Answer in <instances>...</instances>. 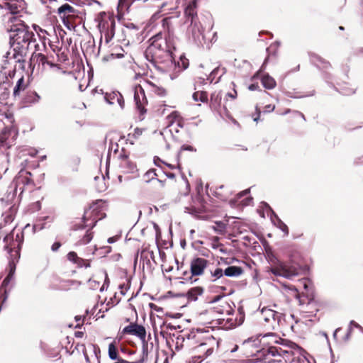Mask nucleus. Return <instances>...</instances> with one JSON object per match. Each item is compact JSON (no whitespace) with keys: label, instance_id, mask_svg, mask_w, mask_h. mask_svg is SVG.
Returning a JSON list of instances; mask_svg holds the SVG:
<instances>
[{"label":"nucleus","instance_id":"f8f14e48","mask_svg":"<svg viewBox=\"0 0 363 363\" xmlns=\"http://www.w3.org/2000/svg\"><path fill=\"white\" fill-rule=\"evenodd\" d=\"M210 265L211 262L206 258L199 256L192 257L189 262L190 277L188 280L191 283L196 282L199 277L205 274Z\"/></svg>","mask_w":363,"mask_h":363},{"label":"nucleus","instance_id":"ddd939ff","mask_svg":"<svg viewBox=\"0 0 363 363\" xmlns=\"http://www.w3.org/2000/svg\"><path fill=\"white\" fill-rule=\"evenodd\" d=\"M18 135V129L13 126L5 127L0 133V151L14 146Z\"/></svg>","mask_w":363,"mask_h":363},{"label":"nucleus","instance_id":"39448f33","mask_svg":"<svg viewBox=\"0 0 363 363\" xmlns=\"http://www.w3.org/2000/svg\"><path fill=\"white\" fill-rule=\"evenodd\" d=\"M296 298L298 301V311L303 318H312L316 315L322 308V304L315 299L313 294H305L304 293H298L296 289Z\"/></svg>","mask_w":363,"mask_h":363},{"label":"nucleus","instance_id":"09e8293b","mask_svg":"<svg viewBox=\"0 0 363 363\" xmlns=\"http://www.w3.org/2000/svg\"><path fill=\"white\" fill-rule=\"evenodd\" d=\"M211 228L215 232L223 235L225 232L226 225L224 223L219 221L216 222L215 225Z\"/></svg>","mask_w":363,"mask_h":363},{"label":"nucleus","instance_id":"8fccbe9b","mask_svg":"<svg viewBox=\"0 0 363 363\" xmlns=\"http://www.w3.org/2000/svg\"><path fill=\"white\" fill-rule=\"evenodd\" d=\"M88 286L91 289L97 290L99 289L100 291H102L104 289V284H102L101 286V281L94 280V279L91 278L88 281Z\"/></svg>","mask_w":363,"mask_h":363},{"label":"nucleus","instance_id":"864d4df0","mask_svg":"<svg viewBox=\"0 0 363 363\" xmlns=\"http://www.w3.org/2000/svg\"><path fill=\"white\" fill-rule=\"evenodd\" d=\"M67 50L66 49H62V50L57 53V55H56L57 56V60H56V62L57 63L58 62H65L66 61L68 60V55H67Z\"/></svg>","mask_w":363,"mask_h":363},{"label":"nucleus","instance_id":"1a4fd4ad","mask_svg":"<svg viewBox=\"0 0 363 363\" xmlns=\"http://www.w3.org/2000/svg\"><path fill=\"white\" fill-rule=\"evenodd\" d=\"M219 341L212 337L204 341L192 351V356L189 363H201L206 358L211 356L218 349Z\"/></svg>","mask_w":363,"mask_h":363},{"label":"nucleus","instance_id":"338daca9","mask_svg":"<svg viewBox=\"0 0 363 363\" xmlns=\"http://www.w3.org/2000/svg\"><path fill=\"white\" fill-rule=\"evenodd\" d=\"M264 108V112L270 113L274 110L275 106L272 105V104H268V105H266Z\"/></svg>","mask_w":363,"mask_h":363},{"label":"nucleus","instance_id":"ea45409f","mask_svg":"<svg viewBox=\"0 0 363 363\" xmlns=\"http://www.w3.org/2000/svg\"><path fill=\"white\" fill-rule=\"evenodd\" d=\"M211 308H213L215 310L216 314H229L231 311L230 306L225 301L221 302V304L211 307Z\"/></svg>","mask_w":363,"mask_h":363},{"label":"nucleus","instance_id":"aec40b11","mask_svg":"<svg viewBox=\"0 0 363 363\" xmlns=\"http://www.w3.org/2000/svg\"><path fill=\"white\" fill-rule=\"evenodd\" d=\"M119 167L123 174H135L138 168L135 162L130 159L124 148L118 155Z\"/></svg>","mask_w":363,"mask_h":363},{"label":"nucleus","instance_id":"a18cd8bd","mask_svg":"<svg viewBox=\"0 0 363 363\" xmlns=\"http://www.w3.org/2000/svg\"><path fill=\"white\" fill-rule=\"evenodd\" d=\"M75 281L70 279H62L60 281L58 288L61 290H69L74 284Z\"/></svg>","mask_w":363,"mask_h":363},{"label":"nucleus","instance_id":"423d86ee","mask_svg":"<svg viewBox=\"0 0 363 363\" xmlns=\"http://www.w3.org/2000/svg\"><path fill=\"white\" fill-rule=\"evenodd\" d=\"M55 0H50V6H48L50 9L49 13L57 12L59 17L62 19L63 23L67 27L73 26L81 18V11L75 6L68 3H65L55 9L52 4H55Z\"/></svg>","mask_w":363,"mask_h":363},{"label":"nucleus","instance_id":"603ef678","mask_svg":"<svg viewBox=\"0 0 363 363\" xmlns=\"http://www.w3.org/2000/svg\"><path fill=\"white\" fill-rule=\"evenodd\" d=\"M185 150H188V151H190V152H196V149L194 147H193V146H191L190 145H186V144L183 145L181 147L180 151H179V152L177 155V162H179L180 159L182 157L183 152L185 151Z\"/></svg>","mask_w":363,"mask_h":363},{"label":"nucleus","instance_id":"9d476101","mask_svg":"<svg viewBox=\"0 0 363 363\" xmlns=\"http://www.w3.org/2000/svg\"><path fill=\"white\" fill-rule=\"evenodd\" d=\"M13 184L14 192L19 190V196H21L24 191H32L35 187L34 174L27 169H21L15 177Z\"/></svg>","mask_w":363,"mask_h":363},{"label":"nucleus","instance_id":"c9c22d12","mask_svg":"<svg viewBox=\"0 0 363 363\" xmlns=\"http://www.w3.org/2000/svg\"><path fill=\"white\" fill-rule=\"evenodd\" d=\"M172 17H166L162 18V28L164 31V33L163 34V37H167L169 35L174 36L173 33V29L172 28Z\"/></svg>","mask_w":363,"mask_h":363},{"label":"nucleus","instance_id":"a19ab883","mask_svg":"<svg viewBox=\"0 0 363 363\" xmlns=\"http://www.w3.org/2000/svg\"><path fill=\"white\" fill-rule=\"evenodd\" d=\"M16 213V208L14 206H11L8 211H6L4 214V221L5 224H9L12 223L14 220L15 216Z\"/></svg>","mask_w":363,"mask_h":363},{"label":"nucleus","instance_id":"7c9ffc66","mask_svg":"<svg viewBox=\"0 0 363 363\" xmlns=\"http://www.w3.org/2000/svg\"><path fill=\"white\" fill-rule=\"evenodd\" d=\"M9 82H4L0 84V106H6L9 104L10 90Z\"/></svg>","mask_w":363,"mask_h":363},{"label":"nucleus","instance_id":"c03bdc74","mask_svg":"<svg viewBox=\"0 0 363 363\" xmlns=\"http://www.w3.org/2000/svg\"><path fill=\"white\" fill-rule=\"evenodd\" d=\"M154 163L155 165H157L158 167H161V164H164L167 165V167H169L171 169H175L177 167L180 166L179 162H176L175 164L167 163V162H164L162 160H161L157 156H155L154 157Z\"/></svg>","mask_w":363,"mask_h":363},{"label":"nucleus","instance_id":"c85d7f7f","mask_svg":"<svg viewBox=\"0 0 363 363\" xmlns=\"http://www.w3.org/2000/svg\"><path fill=\"white\" fill-rule=\"evenodd\" d=\"M167 121L168 126L176 124L177 126L182 128L184 124V118L182 117L180 113L177 111H172L167 116Z\"/></svg>","mask_w":363,"mask_h":363},{"label":"nucleus","instance_id":"bf43d9fd","mask_svg":"<svg viewBox=\"0 0 363 363\" xmlns=\"http://www.w3.org/2000/svg\"><path fill=\"white\" fill-rule=\"evenodd\" d=\"M150 255L151 257L153 256V252L152 251H150L147 247L145 248H143L141 252H140V259H147V257L148 255Z\"/></svg>","mask_w":363,"mask_h":363},{"label":"nucleus","instance_id":"e2e57ef3","mask_svg":"<svg viewBox=\"0 0 363 363\" xmlns=\"http://www.w3.org/2000/svg\"><path fill=\"white\" fill-rule=\"evenodd\" d=\"M50 46L52 49V51L56 54V55H57L58 52H60L62 48L61 47H58L57 45H52V44H50Z\"/></svg>","mask_w":363,"mask_h":363},{"label":"nucleus","instance_id":"e433bc0d","mask_svg":"<svg viewBox=\"0 0 363 363\" xmlns=\"http://www.w3.org/2000/svg\"><path fill=\"white\" fill-rule=\"evenodd\" d=\"M108 357L113 361L122 359V357H121L119 355V352L116 341H113L108 345Z\"/></svg>","mask_w":363,"mask_h":363},{"label":"nucleus","instance_id":"3c124183","mask_svg":"<svg viewBox=\"0 0 363 363\" xmlns=\"http://www.w3.org/2000/svg\"><path fill=\"white\" fill-rule=\"evenodd\" d=\"M225 187L224 186H220L217 188L216 190V195L218 198H219L222 201H227L229 198L228 193L224 194Z\"/></svg>","mask_w":363,"mask_h":363},{"label":"nucleus","instance_id":"f257e3e1","mask_svg":"<svg viewBox=\"0 0 363 363\" xmlns=\"http://www.w3.org/2000/svg\"><path fill=\"white\" fill-rule=\"evenodd\" d=\"M149 45L145 50L146 60L155 67L162 69L172 65L174 61L173 51L175 50V37H163L159 32L148 40Z\"/></svg>","mask_w":363,"mask_h":363},{"label":"nucleus","instance_id":"412c9836","mask_svg":"<svg viewBox=\"0 0 363 363\" xmlns=\"http://www.w3.org/2000/svg\"><path fill=\"white\" fill-rule=\"evenodd\" d=\"M281 346H269L267 348H263V353L265 355H271L272 357L280 356L284 358H289L292 354V348L288 345L281 344Z\"/></svg>","mask_w":363,"mask_h":363},{"label":"nucleus","instance_id":"680f3d73","mask_svg":"<svg viewBox=\"0 0 363 363\" xmlns=\"http://www.w3.org/2000/svg\"><path fill=\"white\" fill-rule=\"evenodd\" d=\"M219 71L218 68L214 69L210 74L208 79L210 81L211 83H212L214 80V78L216 75L217 74L218 72Z\"/></svg>","mask_w":363,"mask_h":363},{"label":"nucleus","instance_id":"2f4dec72","mask_svg":"<svg viewBox=\"0 0 363 363\" xmlns=\"http://www.w3.org/2000/svg\"><path fill=\"white\" fill-rule=\"evenodd\" d=\"M250 189H247L244 191H240V193H238L235 198L230 200V203H240V204H242V206H248V205H250V203L252 202V200L253 199L252 197H247L246 199H245L244 200L240 201V199L245 196H247L250 194Z\"/></svg>","mask_w":363,"mask_h":363},{"label":"nucleus","instance_id":"72a5a7b5","mask_svg":"<svg viewBox=\"0 0 363 363\" xmlns=\"http://www.w3.org/2000/svg\"><path fill=\"white\" fill-rule=\"evenodd\" d=\"M260 82L262 86L267 89H272L277 86L275 79L267 73L260 76Z\"/></svg>","mask_w":363,"mask_h":363},{"label":"nucleus","instance_id":"b1692460","mask_svg":"<svg viewBox=\"0 0 363 363\" xmlns=\"http://www.w3.org/2000/svg\"><path fill=\"white\" fill-rule=\"evenodd\" d=\"M186 209L191 213H201L206 211V202L202 196L196 195L192 201V203L186 207Z\"/></svg>","mask_w":363,"mask_h":363},{"label":"nucleus","instance_id":"f704fd0d","mask_svg":"<svg viewBox=\"0 0 363 363\" xmlns=\"http://www.w3.org/2000/svg\"><path fill=\"white\" fill-rule=\"evenodd\" d=\"M244 269L241 267L229 266L224 269V274L229 277H238L242 275Z\"/></svg>","mask_w":363,"mask_h":363},{"label":"nucleus","instance_id":"774afa93","mask_svg":"<svg viewBox=\"0 0 363 363\" xmlns=\"http://www.w3.org/2000/svg\"><path fill=\"white\" fill-rule=\"evenodd\" d=\"M61 243L60 242H55L52 244V247H51V250L53 251V252H56L58 250V249L61 247Z\"/></svg>","mask_w":363,"mask_h":363},{"label":"nucleus","instance_id":"2eb2a0df","mask_svg":"<svg viewBox=\"0 0 363 363\" xmlns=\"http://www.w3.org/2000/svg\"><path fill=\"white\" fill-rule=\"evenodd\" d=\"M32 57L36 58V61L41 64L43 67H45L46 65H48L52 73H56L60 75L65 73V71L62 69L60 65L57 63L55 57L52 53L44 55L43 53L35 54L33 52Z\"/></svg>","mask_w":363,"mask_h":363},{"label":"nucleus","instance_id":"4be33fe9","mask_svg":"<svg viewBox=\"0 0 363 363\" xmlns=\"http://www.w3.org/2000/svg\"><path fill=\"white\" fill-rule=\"evenodd\" d=\"M4 60L3 64L1 65V72L3 75H4L6 78H13L16 74V62H25V59L23 60H18L16 56V52H13L12 57Z\"/></svg>","mask_w":363,"mask_h":363},{"label":"nucleus","instance_id":"7ed1b4c3","mask_svg":"<svg viewBox=\"0 0 363 363\" xmlns=\"http://www.w3.org/2000/svg\"><path fill=\"white\" fill-rule=\"evenodd\" d=\"M104 201L96 200L92 202L89 206L84 210V214L80 220L73 222L71 229L78 230L86 229L84 235L78 240L79 245H86L91 242L94 235L93 228L97 222L105 217Z\"/></svg>","mask_w":363,"mask_h":363},{"label":"nucleus","instance_id":"6e6552de","mask_svg":"<svg viewBox=\"0 0 363 363\" xmlns=\"http://www.w3.org/2000/svg\"><path fill=\"white\" fill-rule=\"evenodd\" d=\"M98 22L97 27L104 36L106 43H109L115 35L116 21L113 13L110 12H100L96 18Z\"/></svg>","mask_w":363,"mask_h":363},{"label":"nucleus","instance_id":"37998d69","mask_svg":"<svg viewBox=\"0 0 363 363\" xmlns=\"http://www.w3.org/2000/svg\"><path fill=\"white\" fill-rule=\"evenodd\" d=\"M192 97L195 101H201L203 103L208 101V93L205 91H195Z\"/></svg>","mask_w":363,"mask_h":363},{"label":"nucleus","instance_id":"0e129e2a","mask_svg":"<svg viewBox=\"0 0 363 363\" xmlns=\"http://www.w3.org/2000/svg\"><path fill=\"white\" fill-rule=\"evenodd\" d=\"M279 228L286 234V235H288L289 234V228H288V226L281 222L280 225H279Z\"/></svg>","mask_w":363,"mask_h":363},{"label":"nucleus","instance_id":"bb28decb","mask_svg":"<svg viewBox=\"0 0 363 363\" xmlns=\"http://www.w3.org/2000/svg\"><path fill=\"white\" fill-rule=\"evenodd\" d=\"M4 7L8 9L11 14H17L25 8L23 0H6Z\"/></svg>","mask_w":363,"mask_h":363},{"label":"nucleus","instance_id":"5fc2aeb1","mask_svg":"<svg viewBox=\"0 0 363 363\" xmlns=\"http://www.w3.org/2000/svg\"><path fill=\"white\" fill-rule=\"evenodd\" d=\"M156 177H157V174L156 173V169H150L145 174V177L146 178L147 182L155 179Z\"/></svg>","mask_w":363,"mask_h":363},{"label":"nucleus","instance_id":"de8ad7c7","mask_svg":"<svg viewBox=\"0 0 363 363\" xmlns=\"http://www.w3.org/2000/svg\"><path fill=\"white\" fill-rule=\"evenodd\" d=\"M177 66L179 68H181L182 70H184L189 67V61L184 54L180 55L179 60L177 62Z\"/></svg>","mask_w":363,"mask_h":363},{"label":"nucleus","instance_id":"c756f323","mask_svg":"<svg viewBox=\"0 0 363 363\" xmlns=\"http://www.w3.org/2000/svg\"><path fill=\"white\" fill-rule=\"evenodd\" d=\"M29 84V79H26L23 76H21L17 81L16 86L13 88V96L14 98L18 97L21 93L26 89Z\"/></svg>","mask_w":363,"mask_h":363},{"label":"nucleus","instance_id":"052dcab7","mask_svg":"<svg viewBox=\"0 0 363 363\" xmlns=\"http://www.w3.org/2000/svg\"><path fill=\"white\" fill-rule=\"evenodd\" d=\"M143 362H144L143 358H142L138 361H135V362H130V361H128V360L122 358V359L115 361L113 363H143Z\"/></svg>","mask_w":363,"mask_h":363},{"label":"nucleus","instance_id":"cd10ccee","mask_svg":"<svg viewBox=\"0 0 363 363\" xmlns=\"http://www.w3.org/2000/svg\"><path fill=\"white\" fill-rule=\"evenodd\" d=\"M133 2V0H119L117 6V14L116 16L118 20L123 18L125 13L129 11V9Z\"/></svg>","mask_w":363,"mask_h":363},{"label":"nucleus","instance_id":"f03ea898","mask_svg":"<svg viewBox=\"0 0 363 363\" xmlns=\"http://www.w3.org/2000/svg\"><path fill=\"white\" fill-rule=\"evenodd\" d=\"M7 30L10 33V44L18 60H23L29 50L30 45L35 43V35L21 16H13L7 23Z\"/></svg>","mask_w":363,"mask_h":363},{"label":"nucleus","instance_id":"79ce46f5","mask_svg":"<svg viewBox=\"0 0 363 363\" xmlns=\"http://www.w3.org/2000/svg\"><path fill=\"white\" fill-rule=\"evenodd\" d=\"M40 99V96L35 91H27L23 100L25 103H35L39 101Z\"/></svg>","mask_w":363,"mask_h":363},{"label":"nucleus","instance_id":"473e14b6","mask_svg":"<svg viewBox=\"0 0 363 363\" xmlns=\"http://www.w3.org/2000/svg\"><path fill=\"white\" fill-rule=\"evenodd\" d=\"M204 288L200 286H194L189 289L186 293V297L189 301H195L198 297L203 295Z\"/></svg>","mask_w":363,"mask_h":363},{"label":"nucleus","instance_id":"13d9d810","mask_svg":"<svg viewBox=\"0 0 363 363\" xmlns=\"http://www.w3.org/2000/svg\"><path fill=\"white\" fill-rule=\"evenodd\" d=\"M14 270H15V268L11 269L9 274L6 276V277L3 281V283H2L3 286H6L9 284V282L12 280L13 274H14Z\"/></svg>","mask_w":363,"mask_h":363},{"label":"nucleus","instance_id":"4d7b16f0","mask_svg":"<svg viewBox=\"0 0 363 363\" xmlns=\"http://www.w3.org/2000/svg\"><path fill=\"white\" fill-rule=\"evenodd\" d=\"M14 270H15V268L11 269L9 274L6 276V277L3 281V283H2L3 286H6L9 284V282L12 280L13 274H14Z\"/></svg>","mask_w":363,"mask_h":363},{"label":"nucleus","instance_id":"58836bf2","mask_svg":"<svg viewBox=\"0 0 363 363\" xmlns=\"http://www.w3.org/2000/svg\"><path fill=\"white\" fill-rule=\"evenodd\" d=\"M186 333L183 335H179L177 337H175V339L172 340L175 345V349L177 350H179L182 349L184 347H186Z\"/></svg>","mask_w":363,"mask_h":363},{"label":"nucleus","instance_id":"6ab92c4d","mask_svg":"<svg viewBox=\"0 0 363 363\" xmlns=\"http://www.w3.org/2000/svg\"><path fill=\"white\" fill-rule=\"evenodd\" d=\"M281 314L269 308H264L260 314V321L265 326L274 328L279 325Z\"/></svg>","mask_w":363,"mask_h":363},{"label":"nucleus","instance_id":"dca6fc26","mask_svg":"<svg viewBox=\"0 0 363 363\" xmlns=\"http://www.w3.org/2000/svg\"><path fill=\"white\" fill-rule=\"evenodd\" d=\"M133 92L136 110L138 111L140 117L143 118L147 113L148 104L145 90L140 84H138L134 86Z\"/></svg>","mask_w":363,"mask_h":363},{"label":"nucleus","instance_id":"49530a36","mask_svg":"<svg viewBox=\"0 0 363 363\" xmlns=\"http://www.w3.org/2000/svg\"><path fill=\"white\" fill-rule=\"evenodd\" d=\"M224 274V270L220 267H216L214 270H211V277L213 281L220 279Z\"/></svg>","mask_w":363,"mask_h":363},{"label":"nucleus","instance_id":"69168bd1","mask_svg":"<svg viewBox=\"0 0 363 363\" xmlns=\"http://www.w3.org/2000/svg\"><path fill=\"white\" fill-rule=\"evenodd\" d=\"M84 318H85L84 317V318L82 319V317L78 315L75 317L76 321L78 322V323L76 325V328H80L83 325Z\"/></svg>","mask_w":363,"mask_h":363},{"label":"nucleus","instance_id":"20e7f679","mask_svg":"<svg viewBox=\"0 0 363 363\" xmlns=\"http://www.w3.org/2000/svg\"><path fill=\"white\" fill-rule=\"evenodd\" d=\"M198 0H192L184 9L185 23L188 24L186 35L198 46L207 44L206 29L200 22L197 15Z\"/></svg>","mask_w":363,"mask_h":363},{"label":"nucleus","instance_id":"393cba45","mask_svg":"<svg viewBox=\"0 0 363 363\" xmlns=\"http://www.w3.org/2000/svg\"><path fill=\"white\" fill-rule=\"evenodd\" d=\"M67 258L69 262L75 264L78 267L88 268L91 266V259L80 257L74 251L69 252L67 255Z\"/></svg>","mask_w":363,"mask_h":363},{"label":"nucleus","instance_id":"4c0bfd02","mask_svg":"<svg viewBox=\"0 0 363 363\" xmlns=\"http://www.w3.org/2000/svg\"><path fill=\"white\" fill-rule=\"evenodd\" d=\"M312 60L316 66L321 69H327L331 67V65L328 60L318 55H313Z\"/></svg>","mask_w":363,"mask_h":363},{"label":"nucleus","instance_id":"6e6d98bb","mask_svg":"<svg viewBox=\"0 0 363 363\" xmlns=\"http://www.w3.org/2000/svg\"><path fill=\"white\" fill-rule=\"evenodd\" d=\"M152 86H153L152 91L155 94H157L160 96H164L166 95L167 91L163 87L157 86L155 85H153Z\"/></svg>","mask_w":363,"mask_h":363},{"label":"nucleus","instance_id":"4468645a","mask_svg":"<svg viewBox=\"0 0 363 363\" xmlns=\"http://www.w3.org/2000/svg\"><path fill=\"white\" fill-rule=\"evenodd\" d=\"M186 347L192 350V351L204 341H207L213 337L208 332L200 329H193L186 333Z\"/></svg>","mask_w":363,"mask_h":363},{"label":"nucleus","instance_id":"9b49d317","mask_svg":"<svg viewBox=\"0 0 363 363\" xmlns=\"http://www.w3.org/2000/svg\"><path fill=\"white\" fill-rule=\"evenodd\" d=\"M16 233V228L8 234L4 239L6 243L5 248L10 254L13 259H18L20 257V251L21 245L24 240V233L22 230H18Z\"/></svg>","mask_w":363,"mask_h":363},{"label":"nucleus","instance_id":"5701e85b","mask_svg":"<svg viewBox=\"0 0 363 363\" xmlns=\"http://www.w3.org/2000/svg\"><path fill=\"white\" fill-rule=\"evenodd\" d=\"M123 333L137 336L142 341H145V328L143 325H138L137 323H130V325L125 327L123 330Z\"/></svg>","mask_w":363,"mask_h":363},{"label":"nucleus","instance_id":"a878e982","mask_svg":"<svg viewBox=\"0 0 363 363\" xmlns=\"http://www.w3.org/2000/svg\"><path fill=\"white\" fill-rule=\"evenodd\" d=\"M104 98L106 101L111 105L118 104L121 108H123L125 106V101L123 96L118 91L106 93Z\"/></svg>","mask_w":363,"mask_h":363},{"label":"nucleus","instance_id":"f3484780","mask_svg":"<svg viewBox=\"0 0 363 363\" xmlns=\"http://www.w3.org/2000/svg\"><path fill=\"white\" fill-rule=\"evenodd\" d=\"M222 94L220 91H214L211 95L209 106L210 108L216 111L223 118H231L232 116L228 111L226 104L221 106Z\"/></svg>","mask_w":363,"mask_h":363},{"label":"nucleus","instance_id":"a211bd4d","mask_svg":"<svg viewBox=\"0 0 363 363\" xmlns=\"http://www.w3.org/2000/svg\"><path fill=\"white\" fill-rule=\"evenodd\" d=\"M200 321L208 328L219 327L223 325L224 319L217 317L213 308H208L199 315Z\"/></svg>","mask_w":363,"mask_h":363},{"label":"nucleus","instance_id":"0eeeda50","mask_svg":"<svg viewBox=\"0 0 363 363\" xmlns=\"http://www.w3.org/2000/svg\"><path fill=\"white\" fill-rule=\"evenodd\" d=\"M270 264L269 271L275 276L291 279L299 274V269L295 266H289L279 260L272 252L267 254Z\"/></svg>","mask_w":363,"mask_h":363}]
</instances>
